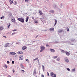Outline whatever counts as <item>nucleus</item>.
I'll return each instance as SVG.
<instances>
[{
    "instance_id": "24",
    "label": "nucleus",
    "mask_w": 77,
    "mask_h": 77,
    "mask_svg": "<svg viewBox=\"0 0 77 77\" xmlns=\"http://www.w3.org/2000/svg\"><path fill=\"white\" fill-rule=\"evenodd\" d=\"M13 3L14 5H17V1H14V2Z\"/></svg>"
},
{
    "instance_id": "15",
    "label": "nucleus",
    "mask_w": 77,
    "mask_h": 77,
    "mask_svg": "<svg viewBox=\"0 0 77 77\" xmlns=\"http://www.w3.org/2000/svg\"><path fill=\"white\" fill-rule=\"evenodd\" d=\"M66 54L67 56H69V55H70V54H69V53L67 51L66 52Z\"/></svg>"
},
{
    "instance_id": "31",
    "label": "nucleus",
    "mask_w": 77,
    "mask_h": 77,
    "mask_svg": "<svg viewBox=\"0 0 77 77\" xmlns=\"http://www.w3.org/2000/svg\"><path fill=\"white\" fill-rule=\"evenodd\" d=\"M17 29H15L14 30H13L12 31H13V32H15V31H17Z\"/></svg>"
},
{
    "instance_id": "40",
    "label": "nucleus",
    "mask_w": 77,
    "mask_h": 77,
    "mask_svg": "<svg viewBox=\"0 0 77 77\" xmlns=\"http://www.w3.org/2000/svg\"><path fill=\"white\" fill-rule=\"evenodd\" d=\"M38 35H37V36L35 37V38H38Z\"/></svg>"
},
{
    "instance_id": "4",
    "label": "nucleus",
    "mask_w": 77,
    "mask_h": 77,
    "mask_svg": "<svg viewBox=\"0 0 77 77\" xmlns=\"http://www.w3.org/2000/svg\"><path fill=\"white\" fill-rule=\"evenodd\" d=\"M20 57L19 58V60H23V55H20Z\"/></svg>"
},
{
    "instance_id": "3",
    "label": "nucleus",
    "mask_w": 77,
    "mask_h": 77,
    "mask_svg": "<svg viewBox=\"0 0 77 77\" xmlns=\"http://www.w3.org/2000/svg\"><path fill=\"white\" fill-rule=\"evenodd\" d=\"M50 75L52 77H56V74H54V73L53 72H51L50 73Z\"/></svg>"
},
{
    "instance_id": "16",
    "label": "nucleus",
    "mask_w": 77,
    "mask_h": 77,
    "mask_svg": "<svg viewBox=\"0 0 77 77\" xmlns=\"http://www.w3.org/2000/svg\"><path fill=\"white\" fill-rule=\"evenodd\" d=\"M38 12L41 15H42L43 13H42V11H41L40 10H39Z\"/></svg>"
},
{
    "instance_id": "28",
    "label": "nucleus",
    "mask_w": 77,
    "mask_h": 77,
    "mask_svg": "<svg viewBox=\"0 0 77 77\" xmlns=\"http://www.w3.org/2000/svg\"><path fill=\"white\" fill-rule=\"evenodd\" d=\"M58 32H59V33H61L62 32H63V31L62 30H60Z\"/></svg>"
},
{
    "instance_id": "43",
    "label": "nucleus",
    "mask_w": 77,
    "mask_h": 77,
    "mask_svg": "<svg viewBox=\"0 0 77 77\" xmlns=\"http://www.w3.org/2000/svg\"><path fill=\"white\" fill-rule=\"evenodd\" d=\"M13 72H15V70H14V69H13Z\"/></svg>"
},
{
    "instance_id": "1",
    "label": "nucleus",
    "mask_w": 77,
    "mask_h": 77,
    "mask_svg": "<svg viewBox=\"0 0 77 77\" xmlns=\"http://www.w3.org/2000/svg\"><path fill=\"white\" fill-rule=\"evenodd\" d=\"M18 20L20 21V22H21V23H22L24 22V18L23 17L18 18Z\"/></svg>"
},
{
    "instance_id": "5",
    "label": "nucleus",
    "mask_w": 77,
    "mask_h": 77,
    "mask_svg": "<svg viewBox=\"0 0 77 77\" xmlns=\"http://www.w3.org/2000/svg\"><path fill=\"white\" fill-rule=\"evenodd\" d=\"M10 54H11V55H14L16 54V53L14 52H10Z\"/></svg>"
},
{
    "instance_id": "41",
    "label": "nucleus",
    "mask_w": 77,
    "mask_h": 77,
    "mask_svg": "<svg viewBox=\"0 0 77 77\" xmlns=\"http://www.w3.org/2000/svg\"><path fill=\"white\" fill-rule=\"evenodd\" d=\"M32 20H34V19H35V18L34 17H32Z\"/></svg>"
},
{
    "instance_id": "25",
    "label": "nucleus",
    "mask_w": 77,
    "mask_h": 77,
    "mask_svg": "<svg viewBox=\"0 0 77 77\" xmlns=\"http://www.w3.org/2000/svg\"><path fill=\"white\" fill-rule=\"evenodd\" d=\"M57 56H56L53 57V59H56V58H57Z\"/></svg>"
},
{
    "instance_id": "46",
    "label": "nucleus",
    "mask_w": 77,
    "mask_h": 77,
    "mask_svg": "<svg viewBox=\"0 0 77 77\" xmlns=\"http://www.w3.org/2000/svg\"><path fill=\"white\" fill-rule=\"evenodd\" d=\"M15 32H14L13 33H12V35H15Z\"/></svg>"
},
{
    "instance_id": "6",
    "label": "nucleus",
    "mask_w": 77,
    "mask_h": 77,
    "mask_svg": "<svg viewBox=\"0 0 77 77\" xmlns=\"http://www.w3.org/2000/svg\"><path fill=\"white\" fill-rule=\"evenodd\" d=\"M36 74H37L36 69H35L34 70L33 75H36Z\"/></svg>"
},
{
    "instance_id": "19",
    "label": "nucleus",
    "mask_w": 77,
    "mask_h": 77,
    "mask_svg": "<svg viewBox=\"0 0 77 77\" xmlns=\"http://www.w3.org/2000/svg\"><path fill=\"white\" fill-rule=\"evenodd\" d=\"M57 23V20H55V24L54 25V26H56V24Z\"/></svg>"
},
{
    "instance_id": "48",
    "label": "nucleus",
    "mask_w": 77,
    "mask_h": 77,
    "mask_svg": "<svg viewBox=\"0 0 77 77\" xmlns=\"http://www.w3.org/2000/svg\"><path fill=\"white\" fill-rule=\"evenodd\" d=\"M26 61H27V62H29V60L26 59Z\"/></svg>"
},
{
    "instance_id": "32",
    "label": "nucleus",
    "mask_w": 77,
    "mask_h": 77,
    "mask_svg": "<svg viewBox=\"0 0 77 77\" xmlns=\"http://www.w3.org/2000/svg\"><path fill=\"white\" fill-rule=\"evenodd\" d=\"M29 0H25V2L26 3H27L29 2Z\"/></svg>"
},
{
    "instance_id": "9",
    "label": "nucleus",
    "mask_w": 77,
    "mask_h": 77,
    "mask_svg": "<svg viewBox=\"0 0 77 77\" xmlns=\"http://www.w3.org/2000/svg\"><path fill=\"white\" fill-rule=\"evenodd\" d=\"M11 20L13 23H15L16 21L15 20V18H12Z\"/></svg>"
},
{
    "instance_id": "50",
    "label": "nucleus",
    "mask_w": 77,
    "mask_h": 77,
    "mask_svg": "<svg viewBox=\"0 0 77 77\" xmlns=\"http://www.w3.org/2000/svg\"><path fill=\"white\" fill-rule=\"evenodd\" d=\"M2 18H5V16H2Z\"/></svg>"
},
{
    "instance_id": "26",
    "label": "nucleus",
    "mask_w": 77,
    "mask_h": 77,
    "mask_svg": "<svg viewBox=\"0 0 77 77\" xmlns=\"http://www.w3.org/2000/svg\"><path fill=\"white\" fill-rule=\"evenodd\" d=\"M61 52L62 53H66V52L64 50H62Z\"/></svg>"
},
{
    "instance_id": "47",
    "label": "nucleus",
    "mask_w": 77,
    "mask_h": 77,
    "mask_svg": "<svg viewBox=\"0 0 77 77\" xmlns=\"http://www.w3.org/2000/svg\"><path fill=\"white\" fill-rule=\"evenodd\" d=\"M67 30L68 31V32L69 31V28L67 29Z\"/></svg>"
},
{
    "instance_id": "39",
    "label": "nucleus",
    "mask_w": 77,
    "mask_h": 77,
    "mask_svg": "<svg viewBox=\"0 0 77 77\" xmlns=\"http://www.w3.org/2000/svg\"><path fill=\"white\" fill-rule=\"evenodd\" d=\"M35 24H37V23H38V22L35 21Z\"/></svg>"
},
{
    "instance_id": "49",
    "label": "nucleus",
    "mask_w": 77,
    "mask_h": 77,
    "mask_svg": "<svg viewBox=\"0 0 77 77\" xmlns=\"http://www.w3.org/2000/svg\"><path fill=\"white\" fill-rule=\"evenodd\" d=\"M3 36V37H4V38H6V36Z\"/></svg>"
},
{
    "instance_id": "52",
    "label": "nucleus",
    "mask_w": 77,
    "mask_h": 77,
    "mask_svg": "<svg viewBox=\"0 0 77 77\" xmlns=\"http://www.w3.org/2000/svg\"><path fill=\"white\" fill-rule=\"evenodd\" d=\"M8 77H11V76L10 75H9Z\"/></svg>"
},
{
    "instance_id": "18",
    "label": "nucleus",
    "mask_w": 77,
    "mask_h": 77,
    "mask_svg": "<svg viewBox=\"0 0 77 77\" xmlns=\"http://www.w3.org/2000/svg\"><path fill=\"white\" fill-rule=\"evenodd\" d=\"M21 67L23 69H24V66L23 65V64H21L20 65Z\"/></svg>"
},
{
    "instance_id": "7",
    "label": "nucleus",
    "mask_w": 77,
    "mask_h": 77,
    "mask_svg": "<svg viewBox=\"0 0 77 77\" xmlns=\"http://www.w3.org/2000/svg\"><path fill=\"white\" fill-rule=\"evenodd\" d=\"M64 60H65V62H66L67 63L69 62V60L67 58H65Z\"/></svg>"
},
{
    "instance_id": "38",
    "label": "nucleus",
    "mask_w": 77,
    "mask_h": 77,
    "mask_svg": "<svg viewBox=\"0 0 77 77\" xmlns=\"http://www.w3.org/2000/svg\"><path fill=\"white\" fill-rule=\"evenodd\" d=\"M46 47H49V45H48L46 44Z\"/></svg>"
},
{
    "instance_id": "42",
    "label": "nucleus",
    "mask_w": 77,
    "mask_h": 77,
    "mask_svg": "<svg viewBox=\"0 0 77 77\" xmlns=\"http://www.w3.org/2000/svg\"><path fill=\"white\" fill-rule=\"evenodd\" d=\"M7 63H10L9 62V61H7Z\"/></svg>"
},
{
    "instance_id": "55",
    "label": "nucleus",
    "mask_w": 77,
    "mask_h": 77,
    "mask_svg": "<svg viewBox=\"0 0 77 77\" xmlns=\"http://www.w3.org/2000/svg\"><path fill=\"white\" fill-rule=\"evenodd\" d=\"M37 0V1H38V0Z\"/></svg>"
},
{
    "instance_id": "10",
    "label": "nucleus",
    "mask_w": 77,
    "mask_h": 77,
    "mask_svg": "<svg viewBox=\"0 0 77 77\" xmlns=\"http://www.w3.org/2000/svg\"><path fill=\"white\" fill-rule=\"evenodd\" d=\"M49 12H50V13H51V14H54V10H50L49 11Z\"/></svg>"
},
{
    "instance_id": "35",
    "label": "nucleus",
    "mask_w": 77,
    "mask_h": 77,
    "mask_svg": "<svg viewBox=\"0 0 77 77\" xmlns=\"http://www.w3.org/2000/svg\"><path fill=\"white\" fill-rule=\"evenodd\" d=\"M47 75L48 76H49V73H48V72H47Z\"/></svg>"
},
{
    "instance_id": "21",
    "label": "nucleus",
    "mask_w": 77,
    "mask_h": 77,
    "mask_svg": "<svg viewBox=\"0 0 77 77\" xmlns=\"http://www.w3.org/2000/svg\"><path fill=\"white\" fill-rule=\"evenodd\" d=\"M8 15L10 17H12V14L11 13L9 14Z\"/></svg>"
},
{
    "instance_id": "20",
    "label": "nucleus",
    "mask_w": 77,
    "mask_h": 77,
    "mask_svg": "<svg viewBox=\"0 0 77 77\" xmlns=\"http://www.w3.org/2000/svg\"><path fill=\"white\" fill-rule=\"evenodd\" d=\"M29 17H27L26 18V22H27V21H28V20H29Z\"/></svg>"
},
{
    "instance_id": "11",
    "label": "nucleus",
    "mask_w": 77,
    "mask_h": 77,
    "mask_svg": "<svg viewBox=\"0 0 77 77\" xmlns=\"http://www.w3.org/2000/svg\"><path fill=\"white\" fill-rule=\"evenodd\" d=\"M9 3H10V4H12V3H13V2H14V0H9Z\"/></svg>"
},
{
    "instance_id": "8",
    "label": "nucleus",
    "mask_w": 77,
    "mask_h": 77,
    "mask_svg": "<svg viewBox=\"0 0 77 77\" xmlns=\"http://www.w3.org/2000/svg\"><path fill=\"white\" fill-rule=\"evenodd\" d=\"M49 30L52 32H54V28H50L49 29Z\"/></svg>"
},
{
    "instance_id": "30",
    "label": "nucleus",
    "mask_w": 77,
    "mask_h": 77,
    "mask_svg": "<svg viewBox=\"0 0 77 77\" xmlns=\"http://www.w3.org/2000/svg\"><path fill=\"white\" fill-rule=\"evenodd\" d=\"M66 69L68 71H70V69H69V68H67Z\"/></svg>"
},
{
    "instance_id": "54",
    "label": "nucleus",
    "mask_w": 77,
    "mask_h": 77,
    "mask_svg": "<svg viewBox=\"0 0 77 77\" xmlns=\"http://www.w3.org/2000/svg\"><path fill=\"white\" fill-rule=\"evenodd\" d=\"M38 59V62H39V59Z\"/></svg>"
},
{
    "instance_id": "51",
    "label": "nucleus",
    "mask_w": 77,
    "mask_h": 77,
    "mask_svg": "<svg viewBox=\"0 0 77 77\" xmlns=\"http://www.w3.org/2000/svg\"><path fill=\"white\" fill-rule=\"evenodd\" d=\"M44 31V32H46V31H47V30H45Z\"/></svg>"
},
{
    "instance_id": "36",
    "label": "nucleus",
    "mask_w": 77,
    "mask_h": 77,
    "mask_svg": "<svg viewBox=\"0 0 77 77\" xmlns=\"http://www.w3.org/2000/svg\"><path fill=\"white\" fill-rule=\"evenodd\" d=\"M37 59H38V57H37V58H36L35 59H34V60L35 61V60H37Z\"/></svg>"
},
{
    "instance_id": "27",
    "label": "nucleus",
    "mask_w": 77,
    "mask_h": 77,
    "mask_svg": "<svg viewBox=\"0 0 77 77\" xmlns=\"http://www.w3.org/2000/svg\"><path fill=\"white\" fill-rule=\"evenodd\" d=\"M3 29L2 27H0V31H2V30H3Z\"/></svg>"
},
{
    "instance_id": "14",
    "label": "nucleus",
    "mask_w": 77,
    "mask_h": 77,
    "mask_svg": "<svg viewBox=\"0 0 77 77\" xmlns=\"http://www.w3.org/2000/svg\"><path fill=\"white\" fill-rule=\"evenodd\" d=\"M17 54H23V51H18L17 52Z\"/></svg>"
},
{
    "instance_id": "44",
    "label": "nucleus",
    "mask_w": 77,
    "mask_h": 77,
    "mask_svg": "<svg viewBox=\"0 0 77 77\" xmlns=\"http://www.w3.org/2000/svg\"><path fill=\"white\" fill-rule=\"evenodd\" d=\"M41 77H44V75L42 74L41 75Z\"/></svg>"
},
{
    "instance_id": "2",
    "label": "nucleus",
    "mask_w": 77,
    "mask_h": 77,
    "mask_svg": "<svg viewBox=\"0 0 77 77\" xmlns=\"http://www.w3.org/2000/svg\"><path fill=\"white\" fill-rule=\"evenodd\" d=\"M40 49L41 50L40 51V53L42 52L45 49V47L42 45H41L40 46Z\"/></svg>"
},
{
    "instance_id": "13",
    "label": "nucleus",
    "mask_w": 77,
    "mask_h": 77,
    "mask_svg": "<svg viewBox=\"0 0 77 77\" xmlns=\"http://www.w3.org/2000/svg\"><path fill=\"white\" fill-rule=\"evenodd\" d=\"M8 45H9V44L8 43H7L5 45L4 47H7L8 46Z\"/></svg>"
},
{
    "instance_id": "34",
    "label": "nucleus",
    "mask_w": 77,
    "mask_h": 77,
    "mask_svg": "<svg viewBox=\"0 0 77 77\" xmlns=\"http://www.w3.org/2000/svg\"><path fill=\"white\" fill-rule=\"evenodd\" d=\"M75 68H74V69H72V71H75Z\"/></svg>"
},
{
    "instance_id": "22",
    "label": "nucleus",
    "mask_w": 77,
    "mask_h": 77,
    "mask_svg": "<svg viewBox=\"0 0 77 77\" xmlns=\"http://www.w3.org/2000/svg\"><path fill=\"white\" fill-rule=\"evenodd\" d=\"M7 25H8V26H7V27L8 28H9V27H10L9 26H11V23H9Z\"/></svg>"
},
{
    "instance_id": "17",
    "label": "nucleus",
    "mask_w": 77,
    "mask_h": 77,
    "mask_svg": "<svg viewBox=\"0 0 77 77\" xmlns=\"http://www.w3.org/2000/svg\"><path fill=\"white\" fill-rule=\"evenodd\" d=\"M26 48H27L26 47L23 46L22 47V50H25V49H26Z\"/></svg>"
},
{
    "instance_id": "45",
    "label": "nucleus",
    "mask_w": 77,
    "mask_h": 77,
    "mask_svg": "<svg viewBox=\"0 0 77 77\" xmlns=\"http://www.w3.org/2000/svg\"><path fill=\"white\" fill-rule=\"evenodd\" d=\"M12 63H13V64H14V61H12Z\"/></svg>"
},
{
    "instance_id": "53",
    "label": "nucleus",
    "mask_w": 77,
    "mask_h": 77,
    "mask_svg": "<svg viewBox=\"0 0 77 77\" xmlns=\"http://www.w3.org/2000/svg\"><path fill=\"white\" fill-rule=\"evenodd\" d=\"M1 19H3V17H1Z\"/></svg>"
},
{
    "instance_id": "29",
    "label": "nucleus",
    "mask_w": 77,
    "mask_h": 77,
    "mask_svg": "<svg viewBox=\"0 0 77 77\" xmlns=\"http://www.w3.org/2000/svg\"><path fill=\"white\" fill-rule=\"evenodd\" d=\"M60 60V58H58L57 59V61H59Z\"/></svg>"
},
{
    "instance_id": "33",
    "label": "nucleus",
    "mask_w": 77,
    "mask_h": 77,
    "mask_svg": "<svg viewBox=\"0 0 77 77\" xmlns=\"http://www.w3.org/2000/svg\"><path fill=\"white\" fill-rule=\"evenodd\" d=\"M21 71H22V72H23V73H24V72H25V71H24V70H21Z\"/></svg>"
},
{
    "instance_id": "23",
    "label": "nucleus",
    "mask_w": 77,
    "mask_h": 77,
    "mask_svg": "<svg viewBox=\"0 0 77 77\" xmlns=\"http://www.w3.org/2000/svg\"><path fill=\"white\" fill-rule=\"evenodd\" d=\"M42 69H43V71H44V70H45V67L44 66H42Z\"/></svg>"
},
{
    "instance_id": "12",
    "label": "nucleus",
    "mask_w": 77,
    "mask_h": 77,
    "mask_svg": "<svg viewBox=\"0 0 77 77\" xmlns=\"http://www.w3.org/2000/svg\"><path fill=\"white\" fill-rule=\"evenodd\" d=\"M50 50L51 51V52H55L56 51L55 50H54V49H50Z\"/></svg>"
},
{
    "instance_id": "37",
    "label": "nucleus",
    "mask_w": 77,
    "mask_h": 77,
    "mask_svg": "<svg viewBox=\"0 0 77 77\" xmlns=\"http://www.w3.org/2000/svg\"><path fill=\"white\" fill-rule=\"evenodd\" d=\"M5 68H8V66L6 65H5Z\"/></svg>"
}]
</instances>
